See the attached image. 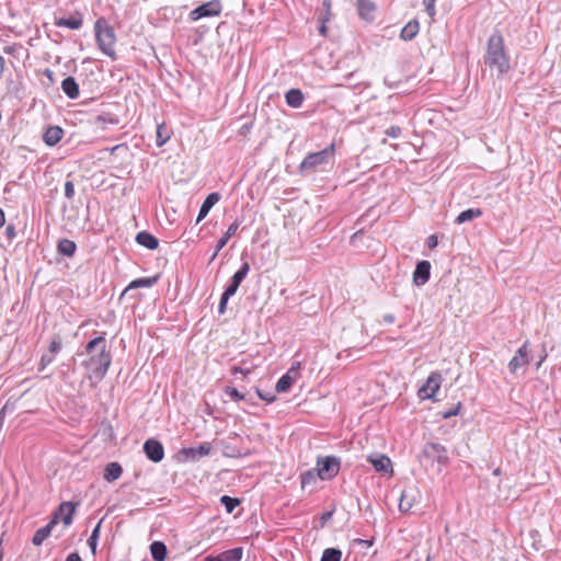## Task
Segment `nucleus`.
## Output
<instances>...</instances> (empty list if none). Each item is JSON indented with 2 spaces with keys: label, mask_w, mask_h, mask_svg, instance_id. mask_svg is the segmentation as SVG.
<instances>
[{
  "label": "nucleus",
  "mask_w": 561,
  "mask_h": 561,
  "mask_svg": "<svg viewBox=\"0 0 561 561\" xmlns=\"http://www.w3.org/2000/svg\"><path fill=\"white\" fill-rule=\"evenodd\" d=\"M424 3H435L436 0H423Z\"/></svg>",
  "instance_id": "052dcab7"
},
{
  "label": "nucleus",
  "mask_w": 561,
  "mask_h": 561,
  "mask_svg": "<svg viewBox=\"0 0 561 561\" xmlns=\"http://www.w3.org/2000/svg\"><path fill=\"white\" fill-rule=\"evenodd\" d=\"M62 136V128H60L59 126H50L45 130L43 135V140L47 146H55L61 140Z\"/></svg>",
  "instance_id": "6ab92c4d"
},
{
  "label": "nucleus",
  "mask_w": 561,
  "mask_h": 561,
  "mask_svg": "<svg viewBox=\"0 0 561 561\" xmlns=\"http://www.w3.org/2000/svg\"><path fill=\"white\" fill-rule=\"evenodd\" d=\"M57 523L58 515H54L53 519L46 526L37 529L32 539L33 545L41 546L49 537Z\"/></svg>",
  "instance_id": "2eb2a0df"
},
{
  "label": "nucleus",
  "mask_w": 561,
  "mask_h": 561,
  "mask_svg": "<svg viewBox=\"0 0 561 561\" xmlns=\"http://www.w3.org/2000/svg\"><path fill=\"white\" fill-rule=\"evenodd\" d=\"M56 25L57 26H66L71 30H78L82 25V20L80 18H75V16H71L68 19L61 18L56 21Z\"/></svg>",
  "instance_id": "2f4dec72"
},
{
  "label": "nucleus",
  "mask_w": 561,
  "mask_h": 561,
  "mask_svg": "<svg viewBox=\"0 0 561 561\" xmlns=\"http://www.w3.org/2000/svg\"><path fill=\"white\" fill-rule=\"evenodd\" d=\"M170 139V133L167 130L164 125L160 124L157 126V146H163Z\"/></svg>",
  "instance_id": "f704fd0d"
},
{
  "label": "nucleus",
  "mask_w": 561,
  "mask_h": 561,
  "mask_svg": "<svg viewBox=\"0 0 561 561\" xmlns=\"http://www.w3.org/2000/svg\"><path fill=\"white\" fill-rule=\"evenodd\" d=\"M136 241L138 244L149 250H154L159 245L158 239L147 231L138 232L136 236Z\"/></svg>",
  "instance_id": "412c9836"
},
{
  "label": "nucleus",
  "mask_w": 561,
  "mask_h": 561,
  "mask_svg": "<svg viewBox=\"0 0 561 561\" xmlns=\"http://www.w3.org/2000/svg\"><path fill=\"white\" fill-rule=\"evenodd\" d=\"M234 371L243 373V370L241 368H238V367H234Z\"/></svg>",
  "instance_id": "680f3d73"
},
{
  "label": "nucleus",
  "mask_w": 561,
  "mask_h": 561,
  "mask_svg": "<svg viewBox=\"0 0 561 561\" xmlns=\"http://www.w3.org/2000/svg\"><path fill=\"white\" fill-rule=\"evenodd\" d=\"M442 382L440 374L433 373L426 380V382L419 389V397L421 399H432L438 391Z\"/></svg>",
  "instance_id": "0eeeda50"
},
{
  "label": "nucleus",
  "mask_w": 561,
  "mask_h": 561,
  "mask_svg": "<svg viewBox=\"0 0 561 561\" xmlns=\"http://www.w3.org/2000/svg\"><path fill=\"white\" fill-rule=\"evenodd\" d=\"M76 507L77 504L72 502H64L59 505V508L55 515H58V520L61 519L65 526H69L72 523Z\"/></svg>",
  "instance_id": "ddd939ff"
},
{
  "label": "nucleus",
  "mask_w": 561,
  "mask_h": 561,
  "mask_svg": "<svg viewBox=\"0 0 561 561\" xmlns=\"http://www.w3.org/2000/svg\"><path fill=\"white\" fill-rule=\"evenodd\" d=\"M219 201V194L218 193H211L209 194L205 201L203 202L198 216H197V222L203 220L211 209V207Z\"/></svg>",
  "instance_id": "4be33fe9"
},
{
  "label": "nucleus",
  "mask_w": 561,
  "mask_h": 561,
  "mask_svg": "<svg viewBox=\"0 0 561 561\" xmlns=\"http://www.w3.org/2000/svg\"><path fill=\"white\" fill-rule=\"evenodd\" d=\"M494 474H500V469H495Z\"/></svg>",
  "instance_id": "e2e57ef3"
},
{
  "label": "nucleus",
  "mask_w": 561,
  "mask_h": 561,
  "mask_svg": "<svg viewBox=\"0 0 561 561\" xmlns=\"http://www.w3.org/2000/svg\"><path fill=\"white\" fill-rule=\"evenodd\" d=\"M85 353L89 359L83 362V365L88 370L89 378L102 379L106 375L112 362L105 336L100 335L91 340L85 346Z\"/></svg>",
  "instance_id": "f257e3e1"
},
{
  "label": "nucleus",
  "mask_w": 561,
  "mask_h": 561,
  "mask_svg": "<svg viewBox=\"0 0 561 561\" xmlns=\"http://www.w3.org/2000/svg\"><path fill=\"white\" fill-rule=\"evenodd\" d=\"M482 215V210L480 208H469L467 210L461 211L457 218L456 224L461 225L467 221H471L476 218H479Z\"/></svg>",
  "instance_id": "bb28decb"
},
{
  "label": "nucleus",
  "mask_w": 561,
  "mask_h": 561,
  "mask_svg": "<svg viewBox=\"0 0 561 561\" xmlns=\"http://www.w3.org/2000/svg\"><path fill=\"white\" fill-rule=\"evenodd\" d=\"M144 450L148 459L153 462H159L164 457V449L160 442L156 439H148L144 444Z\"/></svg>",
  "instance_id": "1a4fd4ad"
},
{
  "label": "nucleus",
  "mask_w": 561,
  "mask_h": 561,
  "mask_svg": "<svg viewBox=\"0 0 561 561\" xmlns=\"http://www.w3.org/2000/svg\"><path fill=\"white\" fill-rule=\"evenodd\" d=\"M150 552L156 561H164L167 558V547L161 541H154L150 545Z\"/></svg>",
  "instance_id": "cd10ccee"
},
{
  "label": "nucleus",
  "mask_w": 561,
  "mask_h": 561,
  "mask_svg": "<svg viewBox=\"0 0 561 561\" xmlns=\"http://www.w3.org/2000/svg\"><path fill=\"white\" fill-rule=\"evenodd\" d=\"M53 359L54 357L51 354H44L39 362L41 370H44L53 362Z\"/></svg>",
  "instance_id": "79ce46f5"
},
{
  "label": "nucleus",
  "mask_w": 561,
  "mask_h": 561,
  "mask_svg": "<svg viewBox=\"0 0 561 561\" xmlns=\"http://www.w3.org/2000/svg\"><path fill=\"white\" fill-rule=\"evenodd\" d=\"M249 270H250L249 263L244 262L242 264L241 268L233 274V276L231 278V283L226 288L225 293H227L230 296H233L237 293L241 282L245 278Z\"/></svg>",
  "instance_id": "f8f14e48"
},
{
  "label": "nucleus",
  "mask_w": 561,
  "mask_h": 561,
  "mask_svg": "<svg viewBox=\"0 0 561 561\" xmlns=\"http://www.w3.org/2000/svg\"><path fill=\"white\" fill-rule=\"evenodd\" d=\"M211 446L209 443H203L198 447L184 448L182 454L187 460H198L199 458L207 456L210 453Z\"/></svg>",
  "instance_id": "dca6fc26"
},
{
  "label": "nucleus",
  "mask_w": 561,
  "mask_h": 561,
  "mask_svg": "<svg viewBox=\"0 0 561 561\" xmlns=\"http://www.w3.org/2000/svg\"><path fill=\"white\" fill-rule=\"evenodd\" d=\"M257 394L259 397L262 399V400H265V401H268V402H272L274 401L275 397L274 396H271L270 393H263L261 392L260 390H257Z\"/></svg>",
  "instance_id": "3c124183"
},
{
  "label": "nucleus",
  "mask_w": 561,
  "mask_h": 561,
  "mask_svg": "<svg viewBox=\"0 0 561 561\" xmlns=\"http://www.w3.org/2000/svg\"><path fill=\"white\" fill-rule=\"evenodd\" d=\"M243 556L242 548H233L227 551H224L222 553L213 557L208 556L205 558V561H241Z\"/></svg>",
  "instance_id": "f3484780"
},
{
  "label": "nucleus",
  "mask_w": 561,
  "mask_h": 561,
  "mask_svg": "<svg viewBox=\"0 0 561 561\" xmlns=\"http://www.w3.org/2000/svg\"><path fill=\"white\" fill-rule=\"evenodd\" d=\"M299 370H300V362H295L285 375L290 376V378H293V381L295 382V380L300 375Z\"/></svg>",
  "instance_id": "58836bf2"
},
{
  "label": "nucleus",
  "mask_w": 561,
  "mask_h": 561,
  "mask_svg": "<svg viewBox=\"0 0 561 561\" xmlns=\"http://www.w3.org/2000/svg\"><path fill=\"white\" fill-rule=\"evenodd\" d=\"M431 264L428 261L417 263L413 273V282L416 286L424 285L430 278Z\"/></svg>",
  "instance_id": "4468645a"
},
{
  "label": "nucleus",
  "mask_w": 561,
  "mask_h": 561,
  "mask_svg": "<svg viewBox=\"0 0 561 561\" xmlns=\"http://www.w3.org/2000/svg\"><path fill=\"white\" fill-rule=\"evenodd\" d=\"M238 228H239V224L237 221L232 222L229 226V228L227 229L225 234L218 240L216 250H215L214 254L211 255V261L215 260L218 252L227 244L228 240L237 232Z\"/></svg>",
  "instance_id": "5701e85b"
},
{
  "label": "nucleus",
  "mask_w": 561,
  "mask_h": 561,
  "mask_svg": "<svg viewBox=\"0 0 561 561\" xmlns=\"http://www.w3.org/2000/svg\"><path fill=\"white\" fill-rule=\"evenodd\" d=\"M65 196L69 199L73 198L75 196V186L71 181H67L65 183Z\"/></svg>",
  "instance_id": "a19ab883"
},
{
  "label": "nucleus",
  "mask_w": 561,
  "mask_h": 561,
  "mask_svg": "<svg viewBox=\"0 0 561 561\" xmlns=\"http://www.w3.org/2000/svg\"><path fill=\"white\" fill-rule=\"evenodd\" d=\"M123 469L118 462H110L104 470V479L107 482H113L122 476Z\"/></svg>",
  "instance_id": "393cba45"
},
{
  "label": "nucleus",
  "mask_w": 561,
  "mask_h": 561,
  "mask_svg": "<svg viewBox=\"0 0 561 561\" xmlns=\"http://www.w3.org/2000/svg\"><path fill=\"white\" fill-rule=\"evenodd\" d=\"M342 552L335 548H328L323 551L321 561H340Z\"/></svg>",
  "instance_id": "72a5a7b5"
},
{
  "label": "nucleus",
  "mask_w": 561,
  "mask_h": 561,
  "mask_svg": "<svg viewBox=\"0 0 561 561\" xmlns=\"http://www.w3.org/2000/svg\"><path fill=\"white\" fill-rule=\"evenodd\" d=\"M425 4V10L427 12V14L430 15V18H434L435 16V3H424Z\"/></svg>",
  "instance_id": "8fccbe9b"
},
{
  "label": "nucleus",
  "mask_w": 561,
  "mask_h": 561,
  "mask_svg": "<svg viewBox=\"0 0 561 561\" xmlns=\"http://www.w3.org/2000/svg\"><path fill=\"white\" fill-rule=\"evenodd\" d=\"M95 35L100 49L107 56L114 58L115 34L114 30L106 25L104 21L99 20L95 23Z\"/></svg>",
  "instance_id": "7ed1b4c3"
},
{
  "label": "nucleus",
  "mask_w": 561,
  "mask_h": 561,
  "mask_svg": "<svg viewBox=\"0 0 561 561\" xmlns=\"http://www.w3.org/2000/svg\"><path fill=\"white\" fill-rule=\"evenodd\" d=\"M339 461L334 457L321 458L317 462V476L321 480L330 479L339 472Z\"/></svg>",
  "instance_id": "39448f33"
},
{
  "label": "nucleus",
  "mask_w": 561,
  "mask_h": 561,
  "mask_svg": "<svg viewBox=\"0 0 561 561\" xmlns=\"http://www.w3.org/2000/svg\"><path fill=\"white\" fill-rule=\"evenodd\" d=\"M426 561H432V559H431V557H430V556L426 558Z\"/></svg>",
  "instance_id": "0e129e2a"
},
{
  "label": "nucleus",
  "mask_w": 561,
  "mask_h": 561,
  "mask_svg": "<svg viewBox=\"0 0 561 561\" xmlns=\"http://www.w3.org/2000/svg\"><path fill=\"white\" fill-rule=\"evenodd\" d=\"M335 152L334 144L321 151L309 153L300 163L301 171H314L318 167L328 164Z\"/></svg>",
  "instance_id": "20e7f679"
},
{
  "label": "nucleus",
  "mask_w": 561,
  "mask_h": 561,
  "mask_svg": "<svg viewBox=\"0 0 561 561\" xmlns=\"http://www.w3.org/2000/svg\"><path fill=\"white\" fill-rule=\"evenodd\" d=\"M294 383L293 378L290 376L284 375L276 383L275 389L277 392H285L289 389V387Z\"/></svg>",
  "instance_id": "e433bc0d"
},
{
  "label": "nucleus",
  "mask_w": 561,
  "mask_h": 561,
  "mask_svg": "<svg viewBox=\"0 0 561 561\" xmlns=\"http://www.w3.org/2000/svg\"><path fill=\"white\" fill-rule=\"evenodd\" d=\"M484 64L503 76L510 69V59L505 51L504 39L499 32L492 34L488 41L486 53L484 56Z\"/></svg>",
  "instance_id": "f03ea898"
},
{
  "label": "nucleus",
  "mask_w": 561,
  "mask_h": 561,
  "mask_svg": "<svg viewBox=\"0 0 561 561\" xmlns=\"http://www.w3.org/2000/svg\"><path fill=\"white\" fill-rule=\"evenodd\" d=\"M385 133L390 137L397 138L401 134V128L399 126H391Z\"/></svg>",
  "instance_id": "c03bdc74"
},
{
  "label": "nucleus",
  "mask_w": 561,
  "mask_h": 561,
  "mask_svg": "<svg viewBox=\"0 0 561 561\" xmlns=\"http://www.w3.org/2000/svg\"><path fill=\"white\" fill-rule=\"evenodd\" d=\"M460 408H461V403L459 402L455 409H451V410H448V411L444 412L443 413V417L444 419H449V417H451L454 415H457L459 410H460Z\"/></svg>",
  "instance_id": "de8ad7c7"
},
{
  "label": "nucleus",
  "mask_w": 561,
  "mask_h": 561,
  "mask_svg": "<svg viewBox=\"0 0 561 561\" xmlns=\"http://www.w3.org/2000/svg\"><path fill=\"white\" fill-rule=\"evenodd\" d=\"M4 222H5L4 211L0 208V228L3 227Z\"/></svg>",
  "instance_id": "4d7b16f0"
},
{
  "label": "nucleus",
  "mask_w": 561,
  "mask_h": 561,
  "mask_svg": "<svg viewBox=\"0 0 561 561\" xmlns=\"http://www.w3.org/2000/svg\"><path fill=\"white\" fill-rule=\"evenodd\" d=\"M61 89L70 99H77L79 96V85L72 77H67L62 80Z\"/></svg>",
  "instance_id": "b1692460"
},
{
  "label": "nucleus",
  "mask_w": 561,
  "mask_h": 561,
  "mask_svg": "<svg viewBox=\"0 0 561 561\" xmlns=\"http://www.w3.org/2000/svg\"><path fill=\"white\" fill-rule=\"evenodd\" d=\"M360 543H365L367 546H370L373 542L371 541H365V540H358Z\"/></svg>",
  "instance_id": "bf43d9fd"
},
{
  "label": "nucleus",
  "mask_w": 561,
  "mask_h": 561,
  "mask_svg": "<svg viewBox=\"0 0 561 561\" xmlns=\"http://www.w3.org/2000/svg\"><path fill=\"white\" fill-rule=\"evenodd\" d=\"M423 456L436 460L438 463L447 462V451L444 446L437 443H427L423 448Z\"/></svg>",
  "instance_id": "6e6552de"
},
{
  "label": "nucleus",
  "mask_w": 561,
  "mask_h": 561,
  "mask_svg": "<svg viewBox=\"0 0 561 561\" xmlns=\"http://www.w3.org/2000/svg\"><path fill=\"white\" fill-rule=\"evenodd\" d=\"M61 350V342L59 340H54L49 345L50 354H56Z\"/></svg>",
  "instance_id": "49530a36"
},
{
  "label": "nucleus",
  "mask_w": 561,
  "mask_h": 561,
  "mask_svg": "<svg viewBox=\"0 0 561 561\" xmlns=\"http://www.w3.org/2000/svg\"><path fill=\"white\" fill-rule=\"evenodd\" d=\"M331 516H332V513H330V512H329V513H325V514L322 516V518H323V519H327V518H330Z\"/></svg>",
  "instance_id": "13d9d810"
},
{
  "label": "nucleus",
  "mask_w": 561,
  "mask_h": 561,
  "mask_svg": "<svg viewBox=\"0 0 561 561\" xmlns=\"http://www.w3.org/2000/svg\"><path fill=\"white\" fill-rule=\"evenodd\" d=\"M221 9L222 7L219 0H211L194 9L190 13V16L194 21L199 20L201 18L217 16L220 14Z\"/></svg>",
  "instance_id": "423d86ee"
},
{
  "label": "nucleus",
  "mask_w": 561,
  "mask_h": 561,
  "mask_svg": "<svg viewBox=\"0 0 561 561\" xmlns=\"http://www.w3.org/2000/svg\"><path fill=\"white\" fill-rule=\"evenodd\" d=\"M529 362V355L527 351V343L518 348L514 357L508 363L511 373H516L520 367L525 366Z\"/></svg>",
  "instance_id": "9b49d317"
},
{
  "label": "nucleus",
  "mask_w": 561,
  "mask_h": 561,
  "mask_svg": "<svg viewBox=\"0 0 561 561\" xmlns=\"http://www.w3.org/2000/svg\"><path fill=\"white\" fill-rule=\"evenodd\" d=\"M285 99L289 106L297 108L304 102V94L299 89H290L286 93Z\"/></svg>",
  "instance_id": "a878e982"
},
{
  "label": "nucleus",
  "mask_w": 561,
  "mask_h": 561,
  "mask_svg": "<svg viewBox=\"0 0 561 561\" xmlns=\"http://www.w3.org/2000/svg\"><path fill=\"white\" fill-rule=\"evenodd\" d=\"M101 523L102 520H100L96 526L94 527V529L92 530V534L90 535L89 539H88V545L92 551L93 554L96 553V546H98V539H99V536H100V528H101Z\"/></svg>",
  "instance_id": "473e14b6"
},
{
  "label": "nucleus",
  "mask_w": 561,
  "mask_h": 561,
  "mask_svg": "<svg viewBox=\"0 0 561 561\" xmlns=\"http://www.w3.org/2000/svg\"><path fill=\"white\" fill-rule=\"evenodd\" d=\"M221 504L225 505L227 513H232L233 510L240 504V501L236 497H230L228 495H222L220 497Z\"/></svg>",
  "instance_id": "c9c22d12"
},
{
  "label": "nucleus",
  "mask_w": 561,
  "mask_h": 561,
  "mask_svg": "<svg viewBox=\"0 0 561 561\" xmlns=\"http://www.w3.org/2000/svg\"><path fill=\"white\" fill-rule=\"evenodd\" d=\"M66 561H82V560H81V557L79 556V553L72 552L67 557Z\"/></svg>",
  "instance_id": "864d4df0"
},
{
  "label": "nucleus",
  "mask_w": 561,
  "mask_h": 561,
  "mask_svg": "<svg viewBox=\"0 0 561 561\" xmlns=\"http://www.w3.org/2000/svg\"><path fill=\"white\" fill-rule=\"evenodd\" d=\"M230 457H245L248 455H250V450L249 449H245V450H241V449H232L230 454H228Z\"/></svg>",
  "instance_id": "09e8293b"
},
{
  "label": "nucleus",
  "mask_w": 561,
  "mask_h": 561,
  "mask_svg": "<svg viewBox=\"0 0 561 561\" xmlns=\"http://www.w3.org/2000/svg\"><path fill=\"white\" fill-rule=\"evenodd\" d=\"M427 241L430 248H435L437 245V237L434 234L431 236Z\"/></svg>",
  "instance_id": "5fc2aeb1"
},
{
  "label": "nucleus",
  "mask_w": 561,
  "mask_h": 561,
  "mask_svg": "<svg viewBox=\"0 0 561 561\" xmlns=\"http://www.w3.org/2000/svg\"><path fill=\"white\" fill-rule=\"evenodd\" d=\"M396 320L394 316L391 314V313H388L386 316H383V321L387 322V323H393Z\"/></svg>",
  "instance_id": "6e6d98bb"
},
{
  "label": "nucleus",
  "mask_w": 561,
  "mask_h": 561,
  "mask_svg": "<svg viewBox=\"0 0 561 561\" xmlns=\"http://www.w3.org/2000/svg\"><path fill=\"white\" fill-rule=\"evenodd\" d=\"M356 7L358 10V14L362 19L366 21L374 20V13L376 10V5L374 2L369 0H358Z\"/></svg>",
  "instance_id": "aec40b11"
},
{
  "label": "nucleus",
  "mask_w": 561,
  "mask_h": 561,
  "mask_svg": "<svg viewBox=\"0 0 561 561\" xmlns=\"http://www.w3.org/2000/svg\"><path fill=\"white\" fill-rule=\"evenodd\" d=\"M110 123V124H116L117 123V119H114L112 117H106V116H103V115H99L95 121H94V125L96 126V128H101V129H104L105 128V125Z\"/></svg>",
  "instance_id": "4c0bfd02"
},
{
  "label": "nucleus",
  "mask_w": 561,
  "mask_h": 561,
  "mask_svg": "<svg viewBox=\"0 0 561 561\" xmlns=\"http://www.w3.org/2000/svg\"><path fill=\"white\" fill-rule=\"evenodd\" d=\"M58 251L66 255V256H72L76 252L77 245L73 241L69 239H61L58 242Z\"/></svg>",
  "instance_id": "7c9ffc66"
},
{
  "label": "nucleus",
  "mask_w": 561,
  "mask_h": 561,
  "mask_svg": "<svg viewBox=\"0 0 561 561\" xmlns=\"http://www.w3.org/2000/svg\"><path fill=\"white\" fill-rule=\"evenodd\" d=\"M5 234L8 236L9 239H13L15 237V229L12 225H9L5 228Z\"/></svg>",
  "instance_id": "603ef678"
},
{
  "label": "nucleus",
  "mask_w": 561,
  "mask_h": 561,
  "mask_svg": "<svg viewBox=\"0 0 561 561\" xmlns=\"http://www.w3.org/2000/svg\"><path fill=\"white\" fill-rule=\"evenodd\" d=\"M419 497V492L415 486H409L402 490L399 500V508L401 512H409Z\"/></svg>",
  "instance_id": "9d476101"
},
{
  "label": "nucleus",
  "mask_w": 561,
  "mask_h": 561,
  "mask_svg": "<svg viewBox=\"0 0 561 561\" xmlns=\"http://www.w3.org/2000/svg\"><path fill=\"white\" fill-rule=\"evenodd\" d=\"M227 393L234 400H242L244 396L241 394L236 388H228Z\"/></svg>",
  "instance_id": "a18cd8bd"
},
{
  "label": "nucleus",
  "mask_w": 561,
  "mask_h": 561,
  "mask_svg": "<svg viewBox=\"0 0 561 561\" xmlns=\"http://www.w3.org/2000/svg\"><path fill=\"white\" fill-rule=\"evenodd\" d=\"M316 481V474L312 471H307L301 476V486L306 488L307 485L313 483Z\"/></svg>",
  "instance_id": "ea45409f"
},
{
  "label": "nucleus",
  "mask_w": 561,
  "mask_h": 561,
  "mask_svg": "<svg viewBox=\"0 0 561 561\" xmlns=\"http://www.w3.org/2000/svg\"><path fill=\"white\" fill-rule=\"evenodd\" d=\"M230 297H231L230 295H228L227 293L224 291V294H222V296L220 298L219 307H218L219 313H224L225 312L227 301H228V299Z\"/></svg>",
  "instance_id": "37998d69"
},
{
  "label": "nucleus",
  "mask_w": 561,
  "mask_h": 561,
  "mask_svg": "<svg viewBox=\"0 0 561 561\" xmlns=\"http://www.w3.org/2000/svg\"><path fill=\"white\" fill-rule=\"evenodd\" d=\"M158 278H159V276L144 277V278L135 279V280L130 282V284L127 286L125 291L134 289V288H140V287L149 288L158 282Z\"/></svg>",
  "instance_id": "c85d7f7f"
},
{
  "label": "nucleus",
  "mask_w": 561,
  "mask_h": 561,
  "mask_svg": "<svg viewBox=\"0 0 561 561\" xmlns=\"http://www.w3.org/2000/svg\"><path fill=\"white\" fill-rule=\"evenodd\" d=\"M419 32V22L411 21L409 22L401 31V38L404 41H410L416 36Z\"/></svg>",
  "instance_id": "c756f323"
},
{
  "label": "nucleus",
  "mask_w": 561,
  "mask_h": 561,
  "mask_svg": "<svg viewBox=\"0 0 561 561\" xmlns=\"http://www.w3.org/2000/svg\"><path fill=\"white\" fill-rule=\"evenodd\" d=\"M368 460L374 466L376 471L385 472V473L392 472L391 461H390L389 457H387L385 455L369 456Z\"/></svg>",
  "instance_id": "a211bd4d"
}]
</instances>
